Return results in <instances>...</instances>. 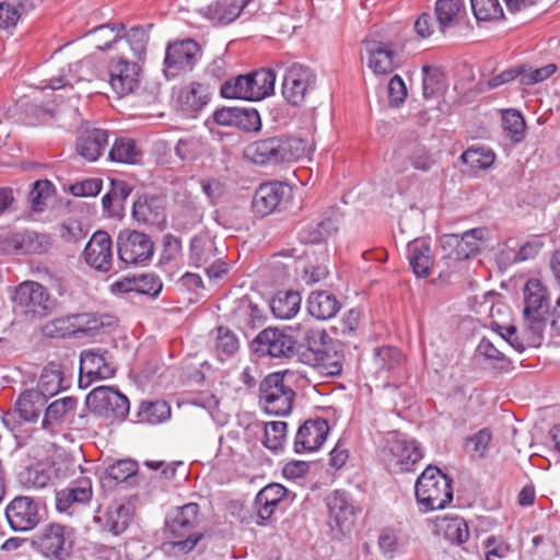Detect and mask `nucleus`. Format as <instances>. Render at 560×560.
<instances>
[{"label": "nucleus", "mask_w": 560, "mask_h": 560, "mask_svg": "<svg viewBox=\"0 0 560 560\" xmlns=\"http://www.w3.org/2000/svg\"><path fill=\"white\" fill-rule=\"evenodd\" d=\"M523 325L528 346L539 347L550 315V299L547 288L536 278L528 279L523 289Z\"/></svg>", "instance_id": "obj_1"}, {"label": "nucleus", "mask_w": 560, "mask_h": 560, "mask_svg": "<svg viewBox=\"0 0 560 560\" xmlns=\"http://www.w3.org/2000/svg\"><path fill=\"white\" fill-rule=\"evenodd\" d=\"M305 153L302 139L288 136H273L256 140L247 145L245 155L258 165L292 163Z\"/></svg>", "instance_id": "obj_2"}, {"label": "nucleus", "mask_w": 560, "mask_h": 560, "mask_svg": "<svg viewBox=\"0 0 560 560\" xmlns=\"http://www.w3.org/2000/svg\"><path fill=\"white\" fill-rule=\"evenodd\" d=\"M11 301L16 314L32 320L50 316L58 306L48 289L36 281H24L15 287Z\"/></svg>", "instance_id": "obj_3"}, {"label": "nucleus", "mask_w": 560, "mask_h": 560, "mask_svg": "<svg viewBox=\"0 0 560 560\" xmlns=\"http://www.w3.org/2000/svg\"><path fill=\"white\" fill-rule=\"evenodd\" d=\"M198 514L199 505L188 503L176 509L166 517L165 526L172 545L183 553L190 552L203 537L198 529Z\"/></svg>", "instance_id": "obj_4"}, {"label": "nucleus", "mask_w": 560, "mask_h": 560, "mask_svg": "<svg viewBox=\"0 0 560 560\" xmlns=\"http://www.w3.org/2000/svg\"><path fill=\"white\" fill-rule=\"evenodd\" d=\"M453 480L441 469L428 466L417 479L415 491L427 511L444 509L453 500Z\"/></svg>", "instance_id": "obj_5"}, {"label": "nucleus", "mask_w": 560, "mask_h": 560, "mask_svg": "<svg viewBox=\"0 0 560 560\" xmlns=\"http://www.w3.org/2000/svg\"><path fill=\"white\" fill-rule=\"evenodd\" d=\"M292 327H267L252 340V351L258 358L291 360L296 355V337Z\"/></svg>", "instance_id": "obj_6"}, {"label": "nucleus", "mask_w": 560, "mask_h": 560, "mask_svg": "<svg viewBox=\"0 0 560 560\" xmlns=\"http://www.w3.org/2000/svg\"><path fill=\"white\" fill-rule=\"evenodd\" d=\"M285 373H270L259 384V405L269 415L287 416L292 410L295 393L284 383Z\"/></svg>", "instance_id": "obj_7"}, {"label": "nucleus", "mask_w": 560, "mask_h": 560, "mask_svg": "<svg viewBox=\"0 0 560 560\" xmlns=\"http://www.w3.org/2000/svg\"><path fill=\"white\" fill-rule=\"evenodd\" d=\"M118 259L126 266H147L153 258L155 245L144 232L122 229L116 237Z\"/></svg>", "instance_id": "obj_8"}, {"label": "nucleus", "mask_w": 560, "mask_h": 560, "mask_svg": "<svg viewBox=\"0 0 560 560\" xmlns=\"http://www.w3.org/2000/svg\"><path fill=\"white\" fill-rule=\"evenodd\" d=\"M31 545L45 558L65 560L73 546V528L59 523H49L33 536Z\"/></svg>", "instance_id": "obj_9"}, {"label": "nucleus", "mask_w": 560, "mask_h": 560, "mask_svg": "<svg viewBox=\"0 0 560 560\" xmlns=\"http://www.w3.org/2000/svg\"><path fill=\"white\" fill-rule=\"evenodd\" d=\"M201 46L191 38L170 43L165 49L163 73L167 80L194 70L201 59Z\"/></svg>", "instance_id": "obj_10"}, {"label": "nucleus", "mask_w": 560, "mask_h": 560, "mask_svg": "<svg viewBox=\"0 0 560 560\" xmlns=\"http://www.w3.org/2000/svg\"><path fill=\"white\" fill-rule=\"evenodd\" d=\"M4 518L14 533H30L43 521L40 502L31 495H16L4 509Z\"/></svg>", "instance_id": "obj_11"}, {"label": "nucleus", "mask_w": 560, "mask_h": 560, "mask_svg": "<svg viewBox=\"0 0 560 560\" xmlns=\"http://www.w3.org/2000/svg\"><path fill=\"white\" fill-rule=\"evenodd\" d=\"M85 404L96 416L113 420H124L129 413L128 398L118 389L100 386L90 392Z\"/></svg>", "instance_id": "obj_12"}, {"label": "nucleus", "mask_w": 560, "mask_h": 560, "mask_svg": "<svg viewBox=\"0 0 560 560\" xmlns=\"http://www.w3.org/2000/svg\"><path fill=\"white\" fill-rule=\"evenodd\" d=\"M316 74L306 66L293 63L285 69L282 95L293 106H302L316 88Z\"/></svg>", "instance_id": "obj_13"}, {"label": "nucleus", "mask_w": 560, "mask_h": 560, "mask_svg": "<svg viewBox=\"0 0 560 560\" xmlns=\"http://www.w3.org/2000/svg\"><path fill=\"white\" fill-rule=\"evenodd\" d=\"M404 159H407L415 170L423 173L430 172L436 165L434 155L412 135L408 139H401L399 148L394 152L393 167L398 173L408 170Z\"/></svg>", "instance_id": "obj_14"}, {"label": "nucleus", "mask_w": 560, "mask_h": 560, "mask_svg": "<svg viewBox=\"0 0 560 560\" xmlns=\"http://www.w3.org/2000/svg\"><path fill=\"white\" fill-rule=\"evenodd\" d=\"M48 399L34 388L22 392L15 404L14 413H5L3 422L13 432H20L22 421L36 422L45 408Z\"/></svg>", "instance_id": "obj_15"}, {"label": "nucleus", "mask_w": 560, "mask_h": 560, "mask_svg": "<svg viewBox=\"0 0 560 560\" xmlns=\"http://www.w3.org/2000/svg\"><path fill=\"white\" fill-rule=\"evenodd\" d=\"M292 197V188L282 182L273 180L260 184L255 190L252 207L256 214L266 217L279 211Z\"/></svg>", "instance_id": "obj_16"}, {"label": "nucleus", "mask_w": 560, "mask_h": 560, "mask_svg": "<svg viewBox=\"0 0 560 560\" xmlns=\"http://www.w3.org/2000/svg\"><path fill=\"white\" fill-rule=\"evenodd\" d=\"M334 537L349 533L355 520V506L345 491L336 490L326 498Z\"/></svg>", "instance_id": "obj_17"}, {"label": "nucleus", "mask_w": 560, "mask_h": 560, "mask_svg": "<svg viewBox=\"0 0 560 560\" xmlns=\"http://www.w3.org/2000/svg\"><path fill=\"white\" fill-rule=\"evenodd\" d=\"M141 68L125 58L112 59L108 63L109 84L119 97L133 93L140 84Z\"/></svg>", "instance_id": "obj_18"}, {"label": "nucleus", "mask_w": 560, "mask_h": 560, "mask_svg": "<svg viewBox=\"0 0 560 560\" xmlns=\"http://www.w3.org/2000/svg\"><path fill=\"white\" fill-rule=\"evenodd\" d=\"M132 218L139 223L159 231L166 225L165 198L159 195H142L132 206Z\"/></svg>", "instance_id": "obj_19"}, {"label": "nucleus", "mask_w": 560, "mask_h": 560, "mask_svg": "<svg viewBox=\"0 0 560 560\" xmlns=\"http://www.w3.org/2000/svg\"><path fill=\"white\" fill-rule=\"evenodd\" d=\"M88 266L100 272H108L113 267V242L105 231H96L82 253Z\"/></svg>", "instance_id": "obj_20"}, {"label": "nucleus", "mask_w": 560, "mask_h": 560, "mask_svg": "<svg viewBox=\"0 0 560 560\" xmlns=\"http://www.w3.org/2000/svg\"><path fill=\"white\" fill-rule=\"evenodd\" d=\"M115 374L112 354L102 348L83 350L80 354V383L83 375L89 377V383L94 380H105Z\"/></svg>", "instance_id": "obj_21"}, {"label": "nucleus", "mask_w": 560, "mask_h": 560, "mask_svg": "<svg viewBox=\"0 0 560 560\" xmlns=\"http://www.w3.org/2000/svg\"><path fill=\"white\" fill-rule=\"evenodd\" d=\"M290 501L295 498L285 487L280 483H269L264 487L257 494L254 501V510L257 515V524L264 525L266 521L270 520L275 511L280 508L288 498Z\"/></svg>", "instance_id": "obj_22"}, {"label": "nucleus", "mask_w": 560, "mask_h": 560, "mask_svg": "<svg viewBox=\"0 0 560 560\" xmlns=\"http://www.w3.org/2000/svg\"><path fill=\"white\" fill-rule=\"evenodd\" d=\"M50 245V237L47 234L27 230L12 233L0 242L1 250L4 253L42 254L48 250Z\"/></svg>", "instance_id": "obj_23"}, {"label": "nucleus", "mask_w": 560, "mask_h": 560, "mask_svg": "<svg viewBox=\"0 0 560 560\" xmlns=\"http://www.w3.org/2000/svg\"><path fill=\"white\" fill-rule=\"evenodd\" d=\"M329 433L328 422L317 417L306 420L298 430L294 440L296 453L317 451L326 441Z\"/></svg>", "instance_id": "obj_24"}, {"label": "nucleus", "mask_w": 560, "mask_h": 560, "mask_svg": "<svg viewBox=\"0 0 560 560\" xmlns=\"http://www.w3.org/2000/svg\"><path fill=\"white\" fill-rule=\"evenodd\" d=\"M330 338L322 328H306L296 339V355L299 361L312 365L317 358H322L323 350L330 343Z\"/></svg>", "instance_id": "obj_25"}, {"label": "nucleus", "mask_w": 560, "mask_h": 560, "mask_svg": "<svg viewBox=\"0 0 560 560\" xmlns=\"http://www.w3.org/2000/svg\"><path fill=\"white\" fill-rule=\"evenodd\" d=\"M93 497L92 481L88 477H80L71 481L66 488L56 492V510L68 512L73 504H86Z\"/></svg>", "instance_id": "obj_26"}, {"label": "nucleus", "mask_w": 560, "mask_h": 560, "mask_svg": "<svg viewBox=\"0 0 560 560\" xmlns=\"http://www.w3.org/2000/svg\"><path fill=\"white\" fill-rule=\"evenodd\" d=\"M78 399L66 396L46 405L42 420V429L49 434H56L69 417L75 413Z\"/></svg>", "instance_id": "obj_27"}, {"label": "nucleus", "mask_w": 560, "mask_h": 560, "mask_svg": "<svg viewBox=\"0 0 560 560\" xmlns=\"http://www.w3.org/2000/svg\"><path fill=\"white\" fill-rule=\"evenodd\" d=\"M384 452L392 456L390 462L401 471L411 470L412 466L422 458L421 450L416 441H407L398 436L387 440Z\"/></svg>", "instance_id": "obj_28"}, {"label": "nucleus", "mask_w": 560, "mask_h": 560, "mask_svg": "<svg viewBox=\"0 0 560 560\" xmlns=\"http://www.w3.org/2000/svg\"><path fill=\"white\" fill-rule=\"evenodd\" d=\"M131 508L127 504H110L104 511L97 510L93 517L103 530L109 532L117 536L125 532L131 520Z\"/></svg>", "instance_id": "obj_29"}, {"label": "nucleus", "mask_w": 560, "mask_h": 560, "mask_svg": "<svg viewBox=\"0 0 560 560\" xmlns=\"http://www.w3.org/2000/svg\"><path fill=\"white\" fill-rule=\"evenodd\" d=\"M369 54L368 66L375 74H389L397 67V54L388 43L365 42Z\"/></svg>", "instance_id": "obj_30"}, {"label": "nucleus", "mask_w": 560, "mask_h": 560, "mask_svg": "<svg viewBox=\"0 0 560 560\" xmlns=\"http://www.w3.org/2000/svg\"><path fill=\"white\" fill-rule=\"evenodd\" d=\"M253 0H215L201 9V14L215 24L228 25L236 20Z\"/></svg>", "instance_id": "obj_31"}, {"label": "nucleus", "mask_w": 560, "mask_h": 560, "mask_svg": "<svg viewBox=\"0 0 560 560\" xmlns=\"http://www.w3.org/2000/svg\"><path fill=\"white\" fill-rule=\"evenodd\" d=\"M108 143V132L104 129H86L80 133L75 142V149L80 156L94 162L104 152Z\"/></svg>", "instance_id": "obj_32"}, {"label": "nucleus", "mask_w": 560, "mask_h": 560, "mask_svg": "<svg viewBox=\"0 0 560 560\" xmlns=\"http://www.w3.org/2000/svg\"><path fill=\"white\" fill-rule=\"evenodd\" d=\"M434 15L439 31L445 33L460 24L466 16L465 0H436Z\"/></svg>", "instance_id": "obj_33"}, {"label": "nucleus", "mask_w": 560, "mask_h": 560, "mask_svg": "<svg viewBox=\"0 0 560 560\" xmlns=\"http://www.w3.org/2000/svg\"><path fill=\"white\" fill-rule=\"evenodd\" d=\"M210 86L196 81L182 89L178 96L183 112L189 116H195L199 113L210 102Z\"/></svg>", "instance_id": "obj_34"}, {"label": "nucleus", "mask_w": 560, "mask_h": 560, "mask_svg": "<svg viewBox=\"0 0 560 560\" xmlns=\"http://www.w3.org/2000/svg\"><path fill=\"white\" fill-rule=\"evenodd\" d=\"M219 254L214 240L208 233H199L190 240L189 265L203 268Z\"/></svg>", "instance_id": "obj_35"}, {"label": "nucleus", "mask_w": 560, "mask_h": 560, "mask_svg": "<svg viewBox=\"0 0 560 560\" xmlns=\"http://www.w3.org/2000/svg\"><path fill=\"white\" fill-rule=\"evenodd\" d=\"M409 265L418 278H427L431 275L433 255L431 246L424 240H415L408 244Z\"/></svg>", "instance_id": "obj_36"}, {"label": "nucleus", "mask_w": 560, "mask_h": 560, "mask_svg": "<svg viewBox=\"0 0 560 560\" xmlns=\"http://www.w3.org/2000/svg\"><path fill=\"white\" fill-rule=\"evenodd\" d=\"M233 318L245 335L260 327L265 320L262 310L247 296L238 301Z\"/></svg>", "instance_id": "obj_37"}, {"label": "nucleus", "mask_w": 560, "mask_h": 560, "mask_svg": "<svg viewBox=\"0 0 560 560\" xmlns=\"http://www.w3.org/2000/svg\"><path fill=\"white\" fill-rule=\"evenodd\" d=\"M341 307L335 294L328 291L312 292L307 300V311L311 316L326 320L336 316Z\"/></svg>", "instance_id": "obj_38"}, {"label": "nucleus", "mask_w": 560, "mask_h": 560, "mask_svg": "<svg viewBox=\"0 0 560 560\" xmlns=\"http://www.w3.org/2000/svg\"><path fill=\"white\" fill-rule=\"evenodd\" d=\"M90 66L91 62L88 60H80L71 63L68 66L67 72L62 69L59 75L51 77L46 86L57 90L68 85L72 86L73 83H79L81 81H91L93 73Z\"/></svg>", "instance_id": "obj_39"}, {"label": "nucleus", "mask_w": 560, "mask_h": 560, "mask_svg": "<svg viewBox=\"0 0 560 560\" xmlns=\"http://www.w3.org/2000/svg\"><path fill=\"white\" fill-rule=\"evenodd\" d=\"M63 388H67V385H65L63 371L60 364L50 362L43 369L37 382V388L34 389L45 394V397L48 399L57 395Z\"/></svg>", "instance_id": "obj_40"}, {"label": "nucleus", "mask_w": 560, "mask_h": 560, "mask_svg": "<svg viewBox=\"0 0 560 560\" xmlns=\"http://www.w3.org/2000/svg\"><path fill=\"white\" fill-rule=\"evenodd\" d=\"M138 471V464L132 459H119L108 465L102 476L101 482L103 487L113 488L130 477L135 476Z\"/></svg>", "instance_id": "obj_41"}, {"label": "nucleus", "mask_w": 560, "mask_h": 560, "mask_svg": "<svg viewBox=\"0 0 560 560\" xmlns=\"http://www.w3.org/2000/svg\"><path fill=\"white\" fill-rule=\"evenodd\" d=\"M171 417V407L165 400H143L136 412L135 422L159 424Z\"/></svg>", "instance_id": "obj_42"}, {"label": "nucleus", "mask_w": 560, "mask_h": 560, "mask_svg": "<svg viewBox=\"0 0 560 560\" xmlns=\"http://www.w3.org/2000/svg\"><path fill=\"white\" fill-rule=\"evenodd\" d=\"M249 89L253 90L252 101H260L271 95L275 91L276 73L272 69L261 68L247 73Z\"/></svg>", "instance_id": "obj_43"}, {"label": "nucleus", "mask_w": 560, "mask_h": 560, "mask_svg": "<svg viewBox=\"0 0 560 560\" xmlns=\"http://www.w3.org/2000/svg\"><path fill=\"white\" fill-rule=\"evenodd\" d=\"M302 298L294 291H280L272 300L270 308L281 319H290L300 311Z\"/></svg>", "instance_id": "obj_44"}, {"label": "nucleus", "mask_w": 560, "mask_h": 560, "mask_svg": "<svg viewBox=\"0 0 560 560\" xmlns=\"http://www.w3.org/2000/svg\"><path fill=\"white\" fill-rule=\"evenodd\" d=\"M339 230V218L328 217L318 222L315 226H307L300 233V237L305 243L318 244L336 234Z\"/></svg>", "instance_id": "obj_45"}, {"label": "nucleus", "mask_w": 560, "mask_h": 560, "mask_svg": "<svg viewBox=\"0 0 560 560\" xmlns=\"http://www.w3.org/2000/svg\"><path fill=\"white\" fill-rule=\"evenodd\" d=\"M142 152L136 141L131 138H116L109 150V159L116 163L135 164L139 161Z\"/></svg>", "instance_id": "obj_46"}, {"label": "nucleus", "mask_w": 560, "mask_h": 560, "mask_svg": "<svg viewBox=\"0 0 560 560\" xmlns=\"http://www.w3.org/2000/svg\"><path fill=\"white\" fill-rule=\"evenodd\" d=\"M483 229H471L458 237V250L455 255L456 260H465L480 252V242L483 238Z\"/></svg>", "instance_id": "obj_47"}, {"label": "nucleus", "mask_w": 560, "mask_h": 560, "mask_svg": "<svg viewBox=\"0 0 560 560\" xmlns=\"http://www.w3.org/2000/svg\"><path fill=\"white\" fill-rule=\"evenodd\" d=\"M477 351L489 361L493 369L500 372H508L512 369V361L489 339L482 338L477 347Z\"/></svg>", "instance_id": "obj_48"}, {"label": "nucleus", "mask_w": 560, "mask_h": 560, "mask_svg": "<svg viewBox=\"0 0 560 560\" xmlns=\"http://www.w3.org/2000/svg\"><path fill=\"white\" fill-rule=\"evenodd\" d=\"M247 74H240L226 80L220 88V94L224 98H242L252 101L253 90L249 89Z\"/></svg>", "instance_id": "obj_49"}, {"label": "nucleus", "mask_w": 560, "mask_h": 560, "mask_svg": "<svg viewBox=\"0 0 560 560\" xmlns=\"http://www.w3.org/2000/svg\"><path fill=\"white\" fill-rule=\"evenodd\" d=\"M502 126L506 137L514 143H518L525 138L526 122L518 110H504L502 114Z\"/></svg>", "instance_id": "obj_50"}, {"label": "nucleus", "mask_w": 560, "mask_h": 560, "mask_svg": "<svg viewBox=\"0 0 560 560\" xmlns=\"http://www.w3.org/2000/svg\"><path fill=\"white\" fill-rule=\"evenodd\" d=\"M343 355L339 353L331 342L323 350L322 358H317L311 366L317 368L328 376H337L342 371Z\"/></svg>", "instance_id": "obj_51"}, {"label": "nucleus", "mask_w": 560, "mask_h": 560, "mask_svg": "<svg viewBox=\"0 0 560 560\" xmlns=\"http://www.w3.org/2000/svg\"><path fill=\"white\" fill-rule=\"evenodd\" d=\"M422 74V91L424 98H433L444 92V77L439 68L423 66Z\"/></svg>", "instance_id": "obj_52"}, {"label": "nucleus", "mask_w": 560, "mask_h": 560, "mask_svg": "<svg viewBox=\"0 0 560 560\" xmlns=\"http://www.w3.org/2000/svg\"><path fill=\"white\" fill-rule=\"evenodd\" d=\"M460 158L472 170H486L493 164L495 155L489 148L472 145Z\"/></svg>", "instance_id": "obj_53"}, {"label": "nucleus", "mask_w": 560, "mask_h": 560, "mask_svg": "<svg viewBox=\"0 0 560 560\" xmlns=\"http://www.w3.org/2000/svg\"><path fill=\"white\" fill-rule=\"evenodd\" d=\"M240 348L237 336L228 327L219 326L217 328L215 350L220 360L231 358Z\"/></svg>", "instance_id": "obj_54"}, {"label": "nucleus", "mask_w": 560, "mask_h": 560, "mask_svg": "<svg viewBox=\"0 0 560 560\" xmlns=\"http://www.w3.org/2000/svg\"><path fill=\"white\" fill-rule=\"evenodd\" d=\"M288 424L284 421H270L265 425L262 444L272 452L283 448Z\"/></svg>", "instance_id": "obj_55"}, {"label": "nucleus", "mask_w": 560, "mask_h": 560, "mask_svg": "<svg viewBox=\"0 0 560 560\" xmlns=\"http://www.w3.org/2000/svg\"><path fill=\"white\" fill-rule=\"evenodd\" d=\"M54 189L51 182L47 179L36 180L27 196L32 210L43 211L47 207V200L51 197Z\"/></svg>", "instance_id": "obj_56"}, {"label": "nucleus", "mask_w": 560, "mask_h": 560, "mask_svg": "<svg viewBox=\"0 0 560 560\" xmlns=\"http://www.w3.org/2000/svg\"><path fill=\"white\" fill-rule=\"evenodd\" d=\"M443 532L444 537L452 544L456 545L466 542L470 536L466 521L458 516L446 518Z\"/></svg>", "instance_id": "obj_57"}, {"label": "nucleus", "mask_w": 560, "mask_h": 560, "mask_svg": "<svg viewBox=\"0 0 560 560\" xmlns=\"http://www.w3.org/2000/svg\"><path fill=\"white\" fill-rule=\"evenodd\" d=\"M471 10L478 21H494L503 18L499 0H470Z\"/></svg>", "instance_id": "obj_58"}, {"label": "nucleus", "mask_w": 560, "mask_h": 560, "mask_svg": "<svg viewBox=\"0 0 560 560\" xmlns=\"http://www.w3.org/2000/svg\"><path fill=\"white\" fill-rule=\"evenodd\" d=\"M492 440V432L489 428L479 430L465 441L467 452L472 458H483Z\"/></svg>", "instance_id": "obj_59"}, {"label": "nucleus", "mask_w": 560, "mask_h": 560, "mask_svg": "<svg viewBox=\"0 0 560 560\" xmlns=\"http://www.w3.org/2000/svg\"><path fill=\"white\" fill-rule=\"evenodd\" d=\"M405 360L404 354L396 347H382L375 350V363L381 370L392 371Z\"/></svg>", "instance_id": "obj_60"}, {"label": "nucleus", "mask_w": 560, "mask_h": 560, "mask_svg": "<svg viewBox=\"0 0 560 560\" xmlns=\"http://www.w3.org/2000/svg\"><path fill=\"white\" fill-rule=\"evenodd\" d=\"M520 67L524 69V72L521 75L522 85H534L542 82L550 78L557 70V66L555 63H548L535 69L527 63H522Z\"/></svg>", "instance_id": "obj_61"}, {"label": "nucleus", "mask_w": 560, "mask_h": 560, "mask_svg": "<svg viewBox=\"0 0 560 560\" xmlns=\"http://www.w3.org/2000/svg\"><path fill=\"white\" fill-rule=\"evenodd\" d=\"M125 28L121 23H114L107 25H101L92 31V33L101 36L102 38L96 39V48L100 50H106L112 48V45L116 43L120 36L119 33Z\"/></svg>", "instance_id": "obj_62"}, {"label": "nucleus", "mask_w": 560, "mask_h": 560, "mask_svg": "<svg viewBox=\"0 0 560 560\" xmlns=\"http://www.w3.org/2000/svg\"><path fill=\"white\" fill-rule=\"evenodd\" d=\"M136 292L152 298H156L162 289L163 282L155 273H141L135 276Z\"/></svg>", "instance_id": "obj_63"}, {"label": "nucleus", "mask_w": 560, "mask_h": 560, "mask_svg": "<svg viewBox=\"0 0 560 560\" xmlns=\"http://www.w3.org/2000/svg\"><path fill=\"white\" fill-rule=\"evenodd\" d=\"M203 194L212 206L218 205L226 195V185L215 177H206L199 180Z\"/></svg>", "instance_id": "obj_64"}]
</instances>
